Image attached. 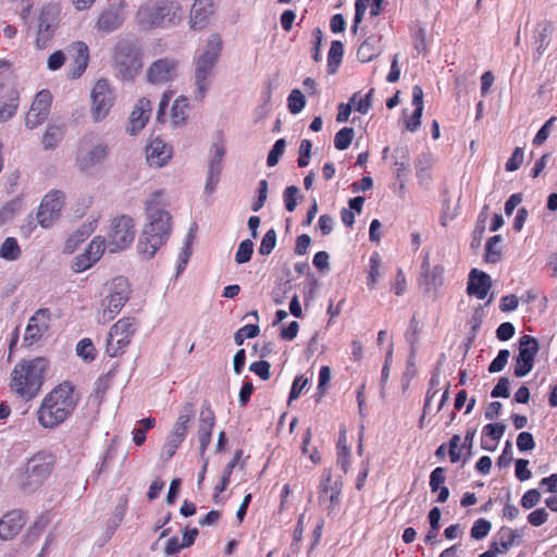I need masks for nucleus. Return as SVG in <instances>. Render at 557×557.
I'll use <instances>...</instances> for the list:
<instances>
[{
    "label": "nucleus",
    "mask_w": 557,
    "mask_h": 557,
    "mask_svg": "<svg viewBox=\"0 0 557 557\" xmlns=\"http://www.w3.org/2000/svg\"><path fill=\"white\" fill-rule=\"evenodd\" d=\"M165 207L162 190H156L145 200L146 222L136 247L141 260L152 259L171 236L172 215Z\"/></svg>",
    "instance_id": "f257e3e1"
},
{
    "label": "nucleus",
    "mask_w": 557,
    "mask_h": 557,
    "mask_svg": "<svg viewBox=\"0 0 557 557\" xmlns=\"http://www.w3.org/2000/svg\"><path fill=\"white\" fill-rule=\"evenodd\" d=\"M78 399L72 384L64 382L48 393L37 410L38 423L45 429H54L74 412Z\"/></svg>",
    "instance_id": "f03ea898"
},
{
    "label": "nucleus",
    "mask_w": 557,
    "mask_h": 557,
    "mask_svg": "<svg viewBox=\"0 0 557 557\" xmlns=\"http://www.w3.org/2000/svg\"><path fill=\"white\" fill-rule=\"evenodd\" d=\"M49 366L45 357L22 359L11 372V391L25 400H32L40 393Z\"/></svg>",
    "instance_id": "7ed1b4c3"
},
{
    "label": "nucleus",
    "mask_w": 557,
    "mask_h": 557,
    "mask_svg": "<svg viewBox=\"0 0 557 557\" xmlns=\"http://www.w3.org/2000/svg\"><path fill=\"white\" fill-rule=\"evenodd\" d=\"M222 49V40L218 34L209 37L203 51L195 61V99L202 101L210 88L214 75V66Z\"/></svg>",
    "instance_id": "20e7f679"
},
{
    "label": "nucleus",
    "mask_w": 557,
    "mask_h": 557,
    "mask_svg": "<svg viewBox=\"0 0 557 557\" xmlns=\"http://www.w3.org/2000/svg\"><path fill=\"white\" fill-rule=\"evenodd\" d=\"M52 468L53 458L50 454L44 451L35 454L21 472V486L28 492L37 490L49 478Z\"/></svg>",
    "instance_id": "39448f33"
},
{
    "label": "nucleus",
    "mask_w": 557,
    "mask_h": 557,
    "mask_svg": "<svg viewBox=\"0 0 557 557\" xmlns=\"http://www.w3.org/2000/svg\"><path fill=\"white\" fill-rule=\"evenodd\" d=\"M129 293V284L126 278H114L110 284L109 294L101 301V308L97 317L98 322L107 324L112 321L127 302Z\"/></svg>",
    "instance_id": "423d86ee"
},
{
    "label": "nucleus",
    "mask_w": 557,
    "mask_h": 557,
    "mask_svg": "<svg viewBox=\"0 0 557 557\" xmlns=\"http://www.w3.org/2000/svg\"><path fill=\"white\" fill-rule=\"evenodd\" d=\"M90 99L91 119L95 122H100L109 115L115 103V89L111 86L109 81L104 78L98 79L90 91Z\"/></svg>",
    "instance_id": "0eeeda50"
},
{
    "label": "nucleus",
    "mask_w": 557,
    "mask_h": 557,
    "mask_svg": "<svg viewBox=\"0 0 557 557\" xmlns=\"http://www.w3.org/2000/svg\"><path fill=\"white\" fill-rule=\"evenodd\" d=\"M135 238V223L129 215H119L112 219L108 233V249L119 252L132 245Z\"/></svg>",
    "instance_id": "6e6552de"
},
{
    "label": "nucleus",
    "mask_w": 557,
    "mask_h": 557,
    "mask_svg": "<svg viewBox=\"0 0 557 557\" xmlns=\"http://www.w3.org/2000/svg\"><path fill=\"white\" fill-rule=\"evenodd\" d=\"M135 332L136 321L134 318H122L115 322L108 334L107 354L110 357L122 355L129 345Z\"/></svg>",
    "instance_id": "1a4fd4ad"
},
{
    "label": "nucleus",
    "mask_w": 557,
    "mask_h": 557,
    "mask_svg": "<svg viewBox=\"0 0 557 557\" xmlns=\"http://www.w3.org/2000/svg\"><path fill=\"white\" fill-rule=\"evenodd\" d=\"M194 417V409L191 404H186L180 412L177 421L175 422L171 433L169 434L166 442L162 447L161 456L166 459L174 456L176 449L184 442L188 424Z\"/></svg>",
    "instance_id": "9d476101"
},
{
    "label": "nucleus",
    "mask_w": 557,
    "mask_h": 557,
    "mask_svg": "<svg viewBox=\"0 0 557 557\" xmlns=\"http://www.w3.org/2000/svg\"><path fill=\"white\" fill-rule=\"evenodd\" d=\"M108 153L109 148L106 144H94L92 136H85L78 148L76 162L82 171H88L102 163Z\"/></svg>",
    "instance_id": "9b49d317"
},
{
    "label": "nucleus",
    "mask_w": 557,
    "mask_h": 557,
    "mask_svg": "<svg viewBox=\"0 0 557 557\" xmlns=\"http://www.w3.org/2000/svg\"><path fill=\"white\" fill-rule=\"evenodd\" d=\"M180 10V4L173 0H159L152 8L146 10V22L152 27L174 25L178 20Z\"/></svg>",
    "instance_id": "f8f14e48"
},
{
    "label": "nucleus",
    "mask_w": 557,
    "mask_h": 557,
    "mask_svg": "<svg viewBox=\"0 0 557 557\" xmlns=\"http://www.w3.org/2000/svg\"><path fill=\"white\" fill-rule=\"evenodd\" d=\"M540 350L539 341L531 335H523L519 339V354L516 357L515 375L523 377L534 366V359Z\"/></svg>",
    "instance_id": "ddd939ff"
},
{
    "label": "nucleus",
    "mask_w": 557,
    "mask_h": 557,
    "mask_svg": "<svg viewBox=\"0 0 557 557\" xmlns=\"http://www.w3.org/2000/svg\"><path fill=\"white\" fill-rule=\"evenodd\" d=\"M60 10L57 5L48 4L42 8L38 17V29L35 45L38 49L48 47L59 22Z\"/></svg>",
    "instance_id": "4468645a"
},
{
    "label": "nucleus",
    "mask_w": 557,
    "mask_h": 557,
    "mask_svg": "<svg viewBox=\"0 0 557 557\" xmlns=\"http://www.w3.org/2000/svg\"><path fill=\"white\" fill-rule=\"evenodd\" d=\"M342 490V481L333 480L331 471L324 474L319 487V502L329 503L325 507L329 516H335L338 512Z\"/></svg>",
    "instance_id": "2eb2a0df"
},
{
    "label": "nucleus",
    "mask_w": 557,
    "mask_h": 557,
    "mask_svg": "<svg viewBox=\"0 0 557 557\" xmlns=\"http://www.w3.org/2000/svg\"><path fill=\"white\" fill-rule=\"evenodd\" d=\"M64 202V194L53 190L47 194L37 212V221L42 227H49L59 218Z\"/></svg>",
    "instance_id": "dca6fc26"
},
{
    "label": "nucleus",
    "mask_w": 557,
    "mask_h": 557,
    "mask_svg": "<svg viewBox=\"0 0 557 557\" xmlns=\"http://www.w3.org/2000/svg\"><path fill=\"white\" fill-rule=\"evenodd\" d=\"M51 102L52 95L49 90L44 89L36 95L25 117L27 128L34 129L47 120L50 113Z\"/></svg>",
    "instance_id": "f3484780"
},
{
    "label": "nucleus",
    "mask_w": 557,
    "mask_h": 557,
    "mask_svg": "<svg viewBox=\"0 0 557 557\" xmlns=\"http://www.w3.org/2000/svg\"><path fill=\"white\" fill-rule=\"evenodd\" d=\"M51 321L50 310L38 309L29 319L25 330L24 342L33 345L38 342L49 330Z\"/></svg>",
    "instance_id": "a211bd4d"
},
{
    "label": "nucleus",
    "mask_w": 557,
    "mask_h": 557,
    "mask_svg": "<svg viewBox=\"0 0 557 557\" xmlns=\"http://www.w3.org/2000/svg\"><path fill=\"white\" fill-rule=\"evenodd\" d=\"M177 61L170 58H162L154 61L147 71V78L152 84H164L176 77Z\"/></svg>",
    "instance_id": "6ab92c4d"
},
{
    "label": "nucleus",
    "mask_w": 557,
    "mask_h": 557,
    "mask_svg": "<svg viewBox=\"0 0 557 557\" xmlns=\"http://www.w3.org/2000/svg\"><path fill=\"white\" fill-rule=\"evenodd\" d=\"M215 424V416L209 404H203L199 414L198 440L200 454L203 455L211 443L212 430Z\"/></svg>",
    "instance_id": "aec40b11"
},
{
    "label": "nucleus",
    "mask_w": 557,
    "mask_h": 557,
    "mask_svg": "<svg viewBox=\"0 0 557 557\" xmlns=\"http://www.w3.org/2000/svg\"><path fill=\"white\" fill-rule=\"evenodd\" d=\"M492 286L491 276L478 269H472L469 273L467 293L480 300L486 298Z\"/></svg>",
    "instance_id": "412c9836"
},
{
    "label": "nucleus",
    "mask_w": 557,
    "mask_h": 557,
    "mask_svg": "<svg viewBox=\"0 0 557 557\" xmlns=\"http://www.w3.org/2000/svg\"><path fill=\"white\" fill-rule=\"evenodd\" d=\"M213 11V0H195L190 9V27L194 29L205 28L208 25Z\"/></svg>",
    "instance_id": "4be33fe9"
},
{
    "label": "nucleus",
    "mask_w": 557,
    "mask_h": 557,
    "mask_svg": "<svg viewBox=\"0 0 557 557\" xmlns=\"http://www.w3.org/2000/svg\"><path fill=\"white\" fill-rule=\"evenodd\" d=\"M171 157L172 148L160 138L152 139L146 148V159L150 166L161 168Z\"/></svg>",
    "instance_id": "5701e85b"
},
{
    "label": "nucleus",
    "mask_w": 557,
    "mask_h": 557,
    "mask_svg": "<svg viewBox=\"0 0 557 557\" xmlns=\"http://www.w3.org/2000/svg\"><path fill=\"white\" fill-rule=\"evenodd\" d=\"M151 113V102L147 98H140L135 104L131 116H129V126L127 131L131 135L137 134L141 131L147 122L149 121Z\"/></svg>",
    "instance_id": "b1692460"
},
{
    "label": "nucleus",
    "mask_w": 557,
    "mask_h": 557,
    "mask_svg": "<svg viewBox=\"0 0 557 557\" xmlns=\"http://www.w3.org/2000/svg\"><path fill=\"white\" fill-rule=\"evenodd\" d=\"M26 519L21 510H12L0 519V537L10 540L24 527Z\"/></svg>",
    "instance_id": "393cba45"
},
{
    "label": "nucleus",
    "mask_w": 557,
    "mask_h": 557,
    "mask_svg": "<svg viewBox=\"0 0 557 557\" xmlns=\"http://www.w3.org/2000/svg\"><path fill=\"white\" fill-rule=\"evenodd\" d=\"M69 51L71 53H73V58H74L71 76H72V78H77L87 69L88 61H89V49L85 42L76 41L70 46Z\"/></svg>",
    "instance_id": "a878e982"
},
{
    "label": "nucleus",
    "mask_w": 557,
    "mask_h": 557,
    "mask_svg": "<svg viewBox=\"0 0 557 557\" xmlns=\"http://www.w3.org/2000/svg\"><path fill=\"white\" fill-rule=\"evenodd\" d=\"M20 106V94L16 89L11 88L0 98V123H4L12 119Z\"/></svg>",
    "instance_id": "bb28decb"
},
{
    "label": "nucleus",
    "mask_w": 557,
    "mask_h": 557,
    "mask_svg": "<svg viewBox=\"0 0 557 557\" xmlns=\"http://www.w3.org/2000/svg\"><path fill=\"white\" fill-rule=\"evenodd\" d=\"M381 39L376 35L367 37L357 50L359 61L366 63L372 61L381 53Z\"/></svg>",
    "instance_id": "cd10ccee"
},
{
    "label": "nucleus",
    "mask_w": 557,
    "mask_h": 557,
    "mask_svg": "<svg viewBox=\"0 0 557 557\" xmlns=\"http://www.w3.org/2000/svg\"><path fill=\"white\" fill-rule=\"evenodd\" d=\"M497 536L498 541L492 543V548L498 554H503L517 544V540L521 537V533L508 527H503L498 531Z\"/></svg>",
    "instance_id": "c85d7f7f"
},
{
    "label": "nucleus",
    "mask_w": 557,
    "mask_h": 557,
    "mask_svg": "<svg viewBox=\"0 0 557 557\" xmlns=\"http://www.w3.org/2000/svg\"><path fill=\"white\" fill-rule=\"evenodd\" d=\"M123 23V20L115 9L104 10L98 18L96 27L102 33H112L116 30Z\"/></svg>",
    "instance_id": "c756f323"
},
{
    "label": "nucleus",
    "mask_w": 557,
    "mask_h": 557,
    "mask_svg": "<svg viewBox=\"0 0 557 557\" xmlns=\"http://www.w3.org/2000/svg\"><path fill=\"white\" fill-rule=\"evenodd\" d=\"M434 163V157L430 152H421L414 162L417 177L420 184H425L431 180L430 170Z\"/></svg>",
    "instance_id": "7c9ffc66"
},
{
    "label": "nucleus",
    "mask_w": 557,
    "mask_h": 557,
    "mask_svg": "<svg viewBox=\"0 0 557 557\" xmlns=\"http://www.w3.org/2000/svg\"><path fill=\"white\" fill-rule=\"evenodd\" d=\"M506 431V425L502 422L498 423H488L484 425L482 430V443L481 446L485 450H494L496 448V445H487L486 437L491 438L495 443H497L504 435Z\"/></svg>",
    "instance_id": "2f4dec72"
},
{
    "label": "nucleus",
    "mask_w": 557,
    "mask_h": 557,
    "mask_svg": "<svg viewBox=\"0 0 557 557\" xmlns=\"http://www.w3.org/2000/svg\"><path fill=\"white\" fill-rule=\"evenodd\" d=\"M119 76L124 81L133 79L140 71L141 63L136 57H131L125 61L116 59Z\"/></svg>",
    "instance_id": "473e14b6"
},
{
    "label": "nucleus",
    "mask_w": 557,
    "mask_h": 557,
    "mask_svg": "<svg viewBox=\"0 0 557 557\" xmlns=\"http://www.w3.org/2000/svg\"><path fill=\"white\" fill-rule=\"evenodd\" d=\"M188 99L178 97L171 108V120L174 125H182L187 119Z\"/></svg>",
    "instance_id": "72a5a7b5"
},
{
    "label": "nucleus",
    "mask_w": 557,
    "mask_h": 557,
    "mask_svg": "<svg viewBox=\"0 0 557 557\" xmlns=\"http://www.w3.org/2000/svg\"><path fill=\"white\" fill-rule=\"evenodd\" d=\"M242 457V450H237L233 458L231 459V461L227 463V466L225 467V470H224V473L221 478V481L219 484L215 485L214 487V499L218 498V495L222 492H224L227 487V485L230 484V478H231V474L234 470V468L236 467V465L238 463L239 459Z\"/></svg>",
    "instance_id": "f704fd0d"
},
{
    "label": "nucleus",
    "mask_w": 557,
    "mask_h": 557,
    "mask_svg": "<svg viewBox=\"0 0 557 557\" xmlns=\"http://www.w3.org/2000/svg\"><path fill=\"white\" fill-rule=\"evenodd\" d=\"M344 45L339 40H333L327 53L329 72H335L343 60Z\"/></svg>",
    "instance_id": "c9c22d12"
},
{
    "label": "nucleus",
    "mask_w": 557,
    "mask_h": 557,
    "mask_svg": "<svg viewBox=\"0 0 557 557\" xmlns=\"http://www.w3.org/2000/svg\"><path fill=\"white\" fill-rule=\"evenodd\" d=\"M21 256V248L16 238L7 237L0 246V257L8 261H15Z\"/></svg>",
    "instance_id": "e433bc0d"
},
{
    "label": "nucleus",
    "mask_w": 557,
    "mask_h": 557,
    "mask_svg": "<svg viewBox=\"0 0 557 557\" xmlns=\"http://www.w3.org/2000/svg\"><path fill=\"white\" fill-rule=\"evenodd\" d=\"M394 159V165L396 166L397 176H400L403 172L407 171V160L409 158V148L406 145L397 146L393 150L392 154Z\"/></svg>",
    "instance_id": "4c0bfd02"
},
{
    "label": "nucleus",
    "mask_w": 557,
    "mask_h": 557,
    "mask_svg": "<svg viewBox=\"0 0 557 557\" xmlns=\"http://www.w3.org/2000/svg\"><path fill=\"white\" fill-rule=\"evenodd\" d=\"M62 137L63 129L60 126L50 125L44 134L42 145L46 149H52L61 141Z\"/></svg>",
    "instance_id": "58836bf2"
},
{
    "label": "nucleus",
    "mask_w": 557,
    "mask_h": 557,
    "mask_svg": "<svg viewBox=\"0 0 557 557\" xmlns=\"http://www.w3.org/2000/svg\"><path fill=\"white\" fill-rule=\"evenodd\" d=\"M502 242L500 235L492 236L485 245V260L491 263H496L500 260V249L498 244Z\"/></svg>",
    "instance_id": "ea45409f"
},
{
    "label": "nucleus",
    "mask_w": 557,
    "mask_h": 557,
    "mask_svg": "<svg viewBox=\"0 0 557 557\" xmlns=\"http://www.w3.org/2000/svg\"><path fill=\"white\" fill-rule=\"evenodd\" d=\"M127 509V500L125 498H120L119 503L115 505L112 517L109 521L108 529L111 533L115 531V529L121 524L124 519Z\"/></svg>",
    "instance_id": "a19ab883"
},
{
    "label": "nucleus",
    "mask_w": 557,
    "mask_h": 557,
    "mask_svg": "<svg viewBox=\"0 0 557 557\" xmlns=\"http://www.w3.org/2000/svg\"><path fill=\"white\" fill-rule=\"evenodd\" d=\"M106 248H108V239L97 236L90 242L85 251L91 257L92 261L97 262L102 257Z\"/></svg>",
    "instance_id": "79ce46f5"
},
{
    "label": "nucleus",
    "mask_w": 557,
    "mask_h": 557,
    "mask_svg": "<svg viewBox=\"0 0 557 557\" xmlns=\"http://www.w3.org/2000/svg\"><path fill=\"white\" fill-rule=\"evenodd\" d=\"M355 136V131L351 127H343L339 129L334 137V146L337 150L347 149Z\"/></svg>",
    "instance_id": "37998d69"
},
{
    "label": "nucleus",
    "mask_w": 557,
    "mask_h": 557,
    "mask_svg": "<svg viewBox=\"0 0 557 557\" xmlns=\"http://www.w3.org/2000/svg\"><path fill=\"white\" fill-rule=\"evenodd\" d=\"M306 106V99L299 89L290 91L287 98V107L292 114H298Z\"/></svg>",
    "instance_id": "c03bdc74"
},
{
    "label": "nucleus",
    "mask_w": 557,
    "mask_h": 557,
    "mask_svg": "<svg viewBox=\"0 0 557 557\" xmlns=\"http://www.w3.org/2000/svg\"><path fill=\"white\" fill-rule=\"evenodd\" d=\"M253 243L251 239L243 240L237 248L235 253V261L238 264L248 262L253 253Z\"/></svg>",
    "instance_id": "a18cd8bd"
},
{
    "label": "nucleus",
    "mask_w": 557,
    "mask_h": 557,
    "mask_svg": "<svg viewBox=\"0 0 557 557\" xmlns=\"http://www.w3.org/2000/svg\"><path fill=\"white\" fill-rule=\"evenodd\" d=\"M369 263H370V271H369V275H368V286L369 288H374L376 282H377V278L380 277V265H381V257L377 252H373L371 256H370V259H369Z\"/></svg>",
    "instance_id": "49530a36"
},
{
    "label": "nucleus",
    "mask_w": 557,
    "mask_h": 557,
    "mask_svg": "<svg viewBox=\"0 0 557 557\" xmlns=\"http://www.w3.org/2000/svg\"><path fill=\"white\" fill-rule=\"evenodd\" d=\"M225 154L224 147L222 145L215 144L213 145V156L209 163V172L213 174H221L222 171V161Z\"/></svg>",
    "instance_id": "de8ad7c7"
},
{
    "label": "nucleus",
    "mask_w": 557,
    "mask_h": 557,
    "mask_svg": "<svg viewBox=\"0 0 557 557\" xmlns=\"http://www.w3.org/2000/svg\"><path fill=\"white\" fill-rule=\"evenodd\" d=\"M259 332L260 329L257 324H246L239 330H237V332L234 335V341L236 345L240 346L244 344V341L246 338H255L256 336H258Z\"/></svg>",
    "instance_id": "09e8293b"
},
{
    "label": "nucleus",
    "mask_w": 557,
    "mask_h": 557,
    "mask_svg": "<svg viewBox=\"0 0 557 557\" xmlns=\"http://www.w3.org/2000/svg\"><path fill=\"white\" fill-rule=\"evenodd\" d=\"M285 147H286V140L284 138H280L274 143V145L271 148V150L268 154V158H267L268 166L272 168L278 163L281 157L283 156V153L285 151Z\"/></svg>",
    "instance_id": "8fccbe9b"
},
{
    "label": "nucleus",
    "mask_w": 557,
    "mask_h": 557,
    "mask_svg": "<svg viewBox=\"0 0 557 557\" xmlns=\"http://www.w3.org/2000/svg\"><path fill=\"white\" fill-rule=\"evenodd\" d=\"M292 289L290 281L276 282L275 286L271 292V298L276 305L283 304L286 294Z\"/></svg>",
    "instance_id": "3c124183"
},
{
    "label": "nucleus",
    "mask_w": 557,
    "mask_h": 557,
    "mask_svg": "<svg viewBox=\"0 0 557 557\" xmlns=\"http://www.w3.org/2000/svg\"><path fill=\"white\" fill-rule=\"evenodd\" d=\"M76 352L84 360L91 361L95 359V346L90 338H83L76 345Z\"/></svg>",
    "instance_id": "603ef678"
},
{
    "label": "nucleus",
    "mask_w": 557,
    "mask_h": 557,
    "mask_svg": "<svg viewBox=\"0 0 557 557\" xmlns=\"http://www.w3.org/2000/svg\"><path fill=\"white\" fill-rule=\"evenodd\" d=\"M491 528L492 524L490 521L480 518L474 521L471 528V537H473L474 540H482L488 534Z\"/></svg>",
    "instance_id": "864d4df0"
},
{
    "label": "nucleus",
    "mask_w": 557,
    "mask_h": 557,
    "mask_svg": "<svg viewBox=\"0 0 557 557\" xmlns=\"http://www.w3.org/2000/svg\"><path fill=\"white\" fill-rule=\"evenodd\" d=\"M276 245V233L273 228L269 230L262 237L259 253L263 256L270 255Z\"/></svg>",
    "instance_id": "5fc2aeb1"
},
{
    "label": "nucleus",
    "mask_w": 557,
    "mask_h": 557,
    "mask_svg": "<svg viewBox=\"0 0 557 557\" xmlns=\"http://www.w3.org/2000/svg\"><path fill=\"white\" fill-rule=\"evenodd\" d=\"M510 352L508 349H500L497 356L492 360L488 366L490 373L500 372L507 364Z\"/></svg>",
    "instance_id": "6e6d98bb"
},
{
    "label": "nucleus",
    "mask_w": 557,
    "mask_h": 557,
    "mask_svg": "<svg viewBox=\"0 0 557 557\" xmlns=\"http://www.w3.org/2000/svg\"><path fill=\"white\" fill-rule=\"evenodd\" d=\"M446 469L443 467L435 468L430 474V488L431 491L437 492L440 487L445 486Z\"/></svg>",
    "instance_id": "4d7b16f0"
},
{
    "label": "nucleus",
    "mask_w": 557,
    "mask_h": 557,
    "mask_svg": "<svg viewBox=\"0 0 557 557\" xmlns=\"http://www.w3.org/2000/svg\"><path fill=\"white\" fill-rule=\"evenodd\" d=\"M268 189L269 185L267 180H261L258 184V197L253 202L251 203V210L253 212H258L262 209L264 206L267 198H268Z\"/></svg>",
    "instance_id": "13d9d810"
},
{
    "label": "nucleus",
    "mask_w": 557,
    "mask_h": 557,
    "mask_svg": "<svg viewBox=\"0 0 557 557\" xmlns=\"http://www.w3.org/2000/svg\"><path fill=\"white\" fill-rule=\"evenodd\" d=\"M96 261L91 260V257L85 251L75 257V260L72 264V270L76 273H82L88 269H90Z\"/></svg>",
    "instance_id": "bf43d9fd"
},
{
    "label": "nucleus",
    "mask_w": 557,
    "mask_h": 557,
    "mask_svg": "<svg viewBox=\"0 0 557 557\" xmlns=\"http://www.w3.org/2000/svg\"><path fill=\"white\" fill-rule=\"evenodd\" d=\"M524 158V151L521 147H516L510 156V158L507 160L505 164V169L508 172H513L518 170Z\"/></svg>",
    "instance_id": "052dcab7"
},
{
    "label": "nucleus",
    "mask_w": 557,
    "mask_h": 557,
    "mask_svg": "<svg viewBox=\"0 0 557 557\" xmlns=\"http://www.w3.org/2000/svg\"><path fill=\"white\" fill-rule=\"evenodd\" d=\"M312 144L309 139H302L299 146V157L297 160L299 168H306L309 164Z\"/></svg>",
    "instance_id": "680f3d73"
},
{
    "label": "nucleus",
    "mask_w": 557,
    "mask_h": 557,
    "mask_svg": "<svg viewBox=\"0 0 557 557\" xmlns=\"http://www.w3.org/2000/svg\"><path fill=\"white\" fill-rule=\"evenodd\" d=\"M299 189L296 186H288L285 188L283 193L284 203L285 208L288 212H293L296 209L297 206V194Z\"/></svg>",
    "instance_id": "e2e57ef3"
},
{
    "label": "nucleus",
    "mask_w": 557,
    "mask_h": 557,
    "mask_svg": "<svg viewBox=\"0 0 557 557\" xmlns=\"http://www.w3.org/2000/svg\"><path fill=\"white\" fill-rule=\"evenodd\" d=\"M517 447L520 451L532 450L535 447V441L530 432H521L517 436Z\"/></svg>",
    "instance_id": "0e129e2a"
},
{
    "label": "nucleus",
    "mask_w": 557,
    "mask_h": 557,
    "mask_svg": "<svg viewBox=\"0 0 557 557\" xmlns=\"http://www.w3.org/2000/svg\"><path fill=\"white\" fill-rule=\"evenodd\" d=\"M444 268L442 265H435L432 270H429V276L423 277L428 285L433 287L441 286L443 284Z\"/></svg>",
    "instance_id": "69168bd1"
},
{
    "label": "nucleus",
    "mask_w": 557,
    "mask_h": 557,
    "mask_svg": "<svg viewBox=\"0 0 557 557\" xmlns=\"http://www.w3.org/2000/svg\"><path fill=\"white\" fill-rule=\"evenodd\" d=\"M509 379L503 376L498 380L497 384L491 392L493 398H508L509 397Z\"/></svg>",
    "instance_id": "338daca9"
},
{
    "label": "nucleus",
    "mask_w": 557,
    "mask_h": 557,
    "mask_svg": "<svg viewBox=\"0 0 557 557\" xmlns=\"http://www.w3.org/2000/svg\"><path fill=\"white\" fill-rule=\"evenodd\" d=\"M270 363L264 360L252 362L249 366V370L257 374L263 381L269 380L270 377Z\"/></svg>",
    "instance_id": "774afa93"
}]
</instances>
